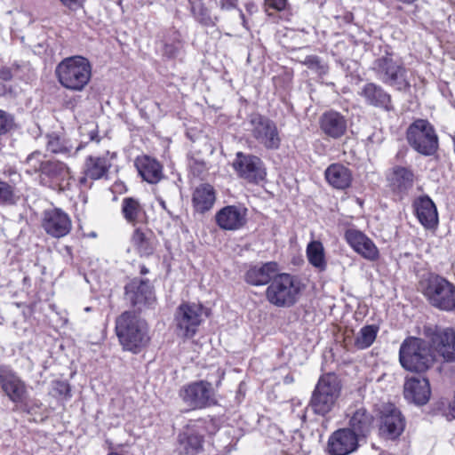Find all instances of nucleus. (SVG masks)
Here are the masks:
<instances>
[{
	"label": "nucleus",
	"mask_w": 455,
	"mask_h": 455,
	"mask_svg": "<svg viewBox=\"0 0 455 455\" xmlns=\"http://www.w3.org/2000/svg\"><path fill=\"white\" fill-rule=\"evenodd\" d=\"M327 182L336 189H345L351 185L352 172L341 164H332L324 172Z\"/></svg>",
	"instance_id": "31"
},
{
	"label": "nucleus",
	"mask_w": 455,
	"mask_h": 455,
	"mask_svg": "<svg viewBox=\"0 0 455 455\" xmlns=\"http://www.w3.org/2000/svg\"><path fill=\"white\" fill-rule=\"evenodd\" d=\"M251 136L267 149H277L281 138L274 121L267 116L256 114L250 119Z\"/></svg>",
	"instance_id": "11"
},
{
	"label": "nucleus",
	"mask_w": 455,
	"mask_h": 455,
	"mask_svg": "<svg viewBox=\"0 0 455 455\" xmlns=\"http://www.w3.org/2000/svg\"><path fill=\"white\" fill-rule=\"evenodd\" d=\"M359 95L367 105L381 108L387 112L394 110L391 95L380 85L367 83L361 87Z\"/></svg>",
	"instance_id": "22"
},
{
	"label": "nucleus",
	"mask_w": 455,
	"mask_h": 455,
	"mask_svg": "<svg viewBox=\"0 0 455 455\" xmlns=\"http://www.w3.org/2000/svg\"><path fill=\"white\" fill-rule=\"evenodd\" d=\"M300 291V283L297 277L290 274H277L267 288V300L279 307H289L294 305Z\"/></svg>",
	"instance_id": "7"
},
{
	"label": "nucleus",
	"mask_w": 455,
	"mask_h": 455,
	"mask_svg": "<svg viewBox=\"0 0 455 455\" xmlns=\"http://www.w3.org/2000/svg\"><path fill=\"white\" fill-rule=\"evenodd\" d=\"M135 164L140 175L148 183H157L163 177L162 165L154 158L144 156L137 158Z\"/></svg>",
	"instance_id": "32"
},
{
	"label": "nucleus",
	"mask_w": 455,
	"mask_h": 455,
	"mask_svg": "<svg viewBox=\"0 0 455 455\" xmlns=\"http://www.w3.org/2000/svg\"><path fill=\"white\" fill-rule=\"evenodd\" d=\"M4 174L9 176V177H11L12 175H17L20 178V175L17 174V172L14 170H12V169H9L8 171H5Z\"/></svg>",
	"instance_id": "52"
},
{
	"label": "nucleus",
	"mask_w": 455,
	"mask_h": 455,
	"mask_svg": "<svg viewBox=\"0 0 455 455\" xmlns=\"http://www.w3.org/2000/svg\"><path fill=\"white\" fill-rule=\"evenodd\" d=\"M340 391L341 384L337 375L333 373L323 375L312 393L309 408L315 414L325 416L334 409Z\"/></svg>",
	"instance_id": "5"
},
{
	"label": "nucleus",
	"mask_w": 455,
	"mask_h": 455,
	"mask_svg": "<svg viewBox=\"0 0 455 455\" xmlns=\"http://www.w3.org/2000/svg\"><path fill=\"white\" fill-rule=\"evenodd\" d=\"M372 70L380 82L399 92H409L411 83L403 63L391 56H383L374 60Z\"/></svg>",
	"instance_id": "6"
},
{
	"label": "nucleus",
	"mask_w": 455,
	"mask_h": 455,
	"mask_svg": "<svg viewBox=\"0 0 455 455\" xmlns=\"http://www.w3.org/2000/svg\"><path fill=\"white\" fill-rule=\"evenodd\" d=\"M424 334L429 339L431 347L445 362H455V329L426 326Z\"/></svg>",
	"instance_id": "10"
},
{
	"label": "nucleus",
	"mask_w": 455,
	"mask_h": 455,
	"mask_svg": "<svg viewBox=\"0 0 455 455\" xmlns=\"http://www.w3.org/2000/svg\"><path fill=\"white\" fill-rule=\"evenodd\" d=\"M359 437L350 428L334 431L328 440V451L331 455H348L358 448Z\"/></svg>",
	"instance_id": "18"
},
{
	"label": "nucleus",
	"mask_w": 455,
	"mask_h": 455,
	"mask_svg": "<svg viewBox=\"0 0 455 455\" xmlns=\"http://www.w3.org/2000/svg\"><path fill=\"white\" fill-rule=\"evenodd\" d=\"M115 154L107 152L102 156H89L86 157L84 164V176L80 178V184L86 185L87 180H97L108 176L109 169L112 166V158Z\"/></svg>",
	"instance_id": "20"
},
{
	"label": "nucleus",
	"mask_w": 455,
	"mask_h": 455,
	"mask_svg": "<svg viewBox=\"0 0 455 455\" xmlns=\"http://www.w3.org/2000/svg\"><path fill=\"white\" fill-rule=\"evenodd\" d=\"M403 394L409 402L418 405L426 404L431 395L428 379L418 377L407 379L403 386Z\"/></svg>",
	"instance_id": "24"
},
{
	"label": "nucleus",
	"mask_w": 455,
	"mask_h": 455,
	"mask_svg": "<svg viewBox=\"0 0 455 455\" xmlns=\"http://www.w3.org/2000/svg\"><path fill=\"white\" fill-rule=\"evenodd\" d=\"M70 179L69 168L62 162L47 160L40 175L41 183L48 185L52 183L64 189L68 185Z\"/></svg>",
	"instance_id": "23"
},
{
	"label": "nucleus",
	"mask_w": 455,
	"mask_h": 455,
	"mask_svg": "<svg viewBox=\"0 0 455 455\" xmlns=\"http://www.w3.org/2000/svg\"><path fill=\"white\" fill-rule=\"evenodd\" d=\"M254 8H255V6H254V4L252 3H250V4H246V10L249 12H252Z\"/></svg>",
	"instance_id": "53"
},
{
	"label": "nucleus",
	"mask_w": 455,
	"mask_h": 455,
	"mask_svg": "<svg viewBox=\"0 0 455 455\" xmlns=\"http://www.w3.org/2000/svg\"><path fill=\"white\" fill-rule=\"evenodd\" d=\"M132 243L141 256L153 254L156 248V240L150 230L136 228L132 235Z\"/></svg>",
	"instance_id": "35"
},
{
	"label": "nucleus",
	"mask_w": 455,
	"mask_h": 455,
	"mask_svg": "<svg viewBox=\"0 0 455 455\" xmlns=\"http://www.w3.org/2000/svg\"><path fill=\"white\" fill-rule=\"evenodd\" d=\"M13 124L12 116L4 110L0 109V135L8 132Z\"/></svg>",
	"instance_id": "44"
},
{
	"label": "nucleus",
	"mask_w": 455,
	"mask_h": 455,
	"mask_svg": "<svg viewBox=\"0 0 455 455\" xmlns=\"http://www.w3.org/2000/svg\"><path fill=\"white\" fill-rule=\"evenodd\" d=\"M215 220L223 230H239L247 222V209L241 204L225 206L217 212Z\"/></svg>",
	"instance_id": "19"
},
{
	"label": "nucleus",
	"mask_w": 455,
	"mask_h": 455,
	"mask_svg": "<svg viewBox=\"0 0 455 455\" xmlns=\"http://www.w3.org/2000/svg\"><path fill=\"white\" fill-rule=\"evenodd\" d=\"M18 200L19 196L15 187L5 181H0V204L13 205Z\"/></svg>",
	"instance_id": "39"
},
{
	"label": "nucleus",
	"mask_w": 455,
	"mask_h": 455,
	"mask_svg": "<svg viewBox=\"0 0 455 455\" xmlns=\"http://www.w3.org/2000/svg\"><path fill=\"white\" fill-rule=\"evenodd\" d=\"M413 178L414 174L409 168L395 166L388 176L389 187L402 198L412 188Z\"/></svg>",
	"instance_id": "27"
},
{
	"label": "nucleus",
	"mask_w": 455,
	"mask_h": 455,
	"mask_svg": "<svg viewBox=\"0 0 455 455\" xmlns=\"http://www.w3.org/2000/svg\"><path fill=\"white\" fill-rule=\"evenodd\" d=\"M345 239L349 246L361 257L375 261L379 257V251L374 242L363 232L355 228H348L345 232Z\"/></svg>",
	"instance_id": "17"
},
{
	"label": "nucleus",
	"mask_w": 455,
	"mask_h": 455,
	"mask_svg": "<svg viewBox=\"0 0 455 455\" xmlns=\"http://www.w3.org/2000/svg\"><path fill=\"white\" fill-rule=\"evenodd\" d=\"M373 416L363 407L356 409L351 415L349 419V427L356 436H366L372 427Z\"/></svg>",
	"instance_id": "33"
},
{
	"label": "nucleus",
	"mask_w": 455,
	"mask_h": 455,
	"mask_svg": "<svg viewBox=\"0 0 455 455\" xmlns=\"http://www.w3.org/2000/svg\"><path fill=\"white\" fill-rule=\"evenodd\" d=\"M307 257L309 263L323 271L326 268L323 245L320 241H311L307 246Z\"/></svg>",
	"instance_id": "36"
},
{
	"label": "nucleus",
	"mask_w": 455,
	"mask_h": 455,
	"mask_svg": "<svg viewBox=\"0 0 455 455\" xmlns=\"http://www.w3.org/2000/svg\"><path fill=\"white\" fill-rule=\"evenodd\" d=\"M44 156L38 150H36L29 154L26 160L25 164L28 166V173H37L40 174L43 172V167L47 160L44 159Z\"/></svg>",
	"instance_id": "40"
},
{
	"label": "nucleus",
	"mask_w": 455,
	"mask_h": 455,
	"mask_svg": "<svg viewBox=\"0 0 455 455\" xmlns=\"http://www.w3.org/2000/svg\"><path fill=\"white\" fill-rule=\"evenodd\" d=\"M41 227L48 235L60 239L70 233L72 220L62 209L53 207L43 212Z\"/></svg>",
	"instance_id": "14"
},
{
	"label": "nucleus",
	"mask_w": 455,
	"mask_h": 455,
	"mask_svg": "<svg viewBox=\"0 0 455 455\" xmlns=\"http://www.w3.org/2000/svg\"><path fill=\"white\" fill-rule=\"evenodd\" d=\"M63 5L69 8L70 10H76L82 7L85 0H60Z\"/></svg>",
	"instance_id": "48"
},
{
	"label": "nucleus",
	"mask_w": 455,
	"mask_h": 455,
	"mask_svg": "<svg viewBox=\"0 0 455 455\" xmlns=\"http://www.w3.org/2000/svg\"><path fill=\"white\" fill-rule=\"evenodd\" d=\"M122 214L125 220L132 225L142 223L147 219L144 207L138 199L124 197L122 201Z\"/></svg>",
	"instance_id": "34"
},
{
	"label": "nucleus",
	"mask_w": 455,
	"mask_h": 455,
	"mask_svg": "<svg viewBox=\"0 0 455 455\" xmlns=\"http://www.w3.org/2000/svg\"><path fill=\"white\" fill-rule=\"evenodd\" d=\"M116 332L124 349L134 354L149 341L148 323L134 312L125 311L116 318Z\"/></svg>",
	"instance_id": "1"
},
{
	"label": "nucleus",
	"mask_w": 455,
	"mask_h": 455,
	"mask_svg": "<svg viewBox=\"0 0 455 455\" xmlns=\"http://www.w3.org/2000/svg\"><path fill=\"white\" fill-rule=\"evenodd\" d=\"M378 331L379 327L376 325H366L363 327L355 338V347L359 349L369 347L374 342Z\"/></svg>",
	"instance_id": "37"
},
{
	"label": "nucleus",
	"mask_w": 455,
	"mask_h": 455,
	"mask_svg": "<svg viewBox=\"0 0 455 455\" xmlns=\"http://www.w3.org/2000/svg\"><path fill=\"white\" fill-rule=\"evenodd\" d=\"M0 386L4 394L14 403H21L28 397L25 381L10 366H0Z\"/></svg>",
	"instance_id": "15"
},
{
	"label": "nucleus",
	"mask_w": 455,
	"mask_h": 455,
	"mask_svg": "<svg viewBox=\"0 0 455 455\" xmlns=\"http://www.w3.org/2000/svg\"><path fill=\"white\" fill-rule=\"evenodd\" d=\"M278 266L275 262L270 261L261 265L251 267L245 275V280L252 285H264L268 283L277 275Z\"/></svg>",
	"instance_id": "29"
},
{
	"label": "nucleus",
	"mask_w": 455,
	"mask_h": 455,
	"mask_svg": "<svg viewBox=\"0 0 455 455\" xmlns=\"http://www.w3.org/2000/svg\"><path fill=\"white\" fill-rule=\"evenodd\" d=\"M415 213L421 225L427 228H435L438 224V214L434 202L427 196H422L414 203Z\"/></svg>",
	"instance_id": "28"
},
{
	"label": "nucleus",
	"mask_w": 455,
	"mask_h": 455,
	"mask_svg": "<svg viewBox=\"0 0 455 455\" xmlns=\"http://www.w3.org/2000/svg\"><path fill=\"white\" fill-rule=\"evenodd\" d=\"M409 145L423 156H433L438 148V137L434 126L425 119L415 120L407 129Z\"/></svg>",
	"instance_id": "8"
},
{
	"label": "nucleus",
	"mask_w": 455,
	"mask_h": 455,
	"mask_svg": "<svg viewBox=\"0 0 455 455\" xmlns=\"http://www.w3.org/2000/svg\"><path fill=\"white\" fill-rule=\"evenodd\" d=\"M46 148L49 151L54 154H70L72 148L60 140V139L54 135L48 136Z\"/></svg>",
	"instance_id": "42"
},
{
	"label": "nucleus",
	"mask_w": 455,
	"mask_h": 455,
	"mask_svg": "<svg viewBox=\"0 0 455 455\" xmlns=\"http://www.w3.org/2000/svg\"><path fill=\"white\" fill-rule=\"evenodd\" d=\"M405 427L401 411L394 405L387 404L380 411V435L388 440H395L401 435Z\"/></svg>",
	"instance_id": "16"
},
{
	"label": "nucleus",
	"mask_w": 455,
	"mask_h": 455,
	"mask_svg": "<svg viewBox=\"0 0 455 455\" xmlns=\"http://www.w3.org/2000/svg\"><path fill=\"white\" fill-rule=\"evenodd\" d=\"M50 394L56 398L68 400L71 397L70 385L67 381L54 380Z\"/></svg>",
	"instance_id": "41"
},
{
	"label": "nucleus",
	"mask_w": 455,
	"mask_h": 455,
	"mask_svg": "<svg viewBox=\"0 0 455 455\" xmlns=\"http://www.w3.org/2000/svg\"><path fill=\"white\" fill-rule=\"evenodd\" d=\"M264 4L266 7V12L268 15H271L268 12L269 9H273L277 12H281L285 9L287 4V0H264Z\"/></svg>",
	"instance_id": "45"
},
{
	"label": "nucleus",
	"mask_w": 455,
	"mask_h": 455,
	"mask_svg": "<svg viewBox=\"0 0 455 455\" xmlns=\"http://www.w3.org/2000/svg\"><path fill=\"white\" fill-rule=\"evenodd\" d=\"M399 361L407 371L423 372L434 364L435 356L424 339L410 337L401 344Z\"/></svg>",
	"instance_id": "3"
},
{
	"label": "nucleus",
	"mask_w": 455,
	"mask_h": 455,
	"mask_svg": "<svg viewBox=\"0 0 455 455\" xmlns=\"http://www.w3.org/2000/svg\"><path fill=\"white\" fill-rule=\"evenodd\" d=\"M238 11H239V16H240V18H241V20H242V24H243V26L245 28H247V22H246V20H245V16H244V14H243V11H242V10H240V9H238Z\"/></svg>",
	"instance_id": "50"
},
{
	"label": "nucleus",
	"mask_w": 455,
	"mask_h": 455,
	"mask_svg": "<svg viewBox=\"0 0 455 455\" xmlns=\"http://www.w3.org/2000/svg\"><path fill=\"white\" fill-rule=\"evenodd\" d=\"M320 127L327 136L339 139L347 132V120L337 111H328L321 116Z\"/></svg>",
	"instance_id": "26"
},
{
	"label": "nucleus",
	"mask_w": 455,
	"mask_h": 455,
	"mask_svg": "<svg viewBox=\"0 0 455 455\" xmlns=\"http://www.w3.org/2000/svg\"><path fill=\"white\" fill-rule=\"evenodd\" d=\"M11 77H12V74L9 69L6 68V69H2L0 71V79L8 81L11 79Z\"/></svg>",
	"instance_id": "49"
},
{
	"label": "nucleus",
	"mask_w": 455,
	"mask_h": 455,
	"mask_svg": "<svg viewBox=\"0 0 455 455\" xmlns=\"http://www.w3.org/2000/svg\"><path fill=\"white\" fill-rule=\"evenodd\" d=\"M180 45L165 44L164 48V55L172 59L175 58L180 51Z\"/></svg>",
	"instance_id": "46"
},
{
	"label": "nucleus",
	"mask_w": 455,
	"mask_h": 455,
	"mask_svg": "<svg viewBox=\"0 0 455 455\" xmlns=\"http://www.w3.org/2000/svg\"><path fill=\"white\" fill-rule=\"evenodd\" d=\"M125 297L133 306L141 310L155 301V295L148 281L132 280L125 286Z\"/></svg>",
	"instance_id": "21"
},
{
	"label": "nucleus",
	"mask_w": 455,
	"mask_h": 455,
	"mask_svg": "<svg viewBox=\"0 0 455 455\" xmlns=\"http://www.w3.org/2000/svg\"><path fill=\"white\" fill-rule=\"evenodd\" d=\"M215 201V190L210 184H201L193 192L192 204L195 211L199 213L210 211Z\"/></svg>",
	"instance_id": "30"
},
{
	"label": "nucleus",
	"mask_w": 455,
	"mask_h": 455,
	"mask_svg": "<svg viewBox=\"0 0 455 455\" xmlns=\"http://www.w3.org/2000/svg\"><path fill=\"white\" fill-rule=\"evenodd\" d=\"M80 149H81V146H78V147L76 148V153L77 151H79Z\"/></svg>",
	"instance_id": "55"
},
{
	"label": "nucleus",
	"mask_w": 455,
	"mask_h": 455,
	"mask_svg": "<svg viewBox=\"0 0 455 455\" xmlns=\"http://www.w3.org/2000/svg\"><path fill=\"white\" fill-rule=\"evenodd\" d=\"M195 19L202 25L212 27L216 23V18H212L210 10L201 1L194 2L191 7Z\"/></svg>",
	"instance_id": "38"
},
{
	"label": "nucleus",
	"mask_w": 455,
	"mask_h": 455,
	"mask_svg": "<svg viewBox=\"0 0 455 455\" xmlns=\"http://www.w3.org/2000/svg\"><path fill=\"white\" fill-rule=\"evenodd\" d=\"M219 5L223 11H230L237 8V0H220Z\"/></svg>",
	"instance_id": "47"
},
{
	"label": "nucleus",
	"mask_w": 455,
	"mask_h": 455,
	"mask_svg": "<svg viewBox=\"0 0 455 455\" xmlns=\"http://www.w3.org/2000/svg\"><path fill=\"white\" fill-rule=\"evenodd\" d=\"M55 75L60 84L65 89L82 92L92 78V66L84 57H68L56 66Z\"/></svg>",
	"instance_id": "2"
},
{
	"label": "nucleus",
	"mask_w": 455,
	"mask_h": 455,
	"mask_svg": "<svg viewBox=\"0 0 455 455\" xmlns=\"http://www.w3.org/2000/svg\"><path fill=\"white\" fill-rule=\"evenodd\" d=\"M232 167L236 175L249 183L257 184L266 177V168L261 159L251 154L237 152Z\"/></svg>",
	"instance_id": "13"
},
{
	"label": "nucleus",
	"mask_w": 455,
	"mask_h": 455,
	"mask_svg": "<svg viewBox=\"0 0 455 455\" xmlns=\"http://www.w3.org/2000/svg\"><path fill=\"white\" fill-rule=\"evenodd\" d=\"M206 311L204 307L196 303L180 304L174 315V323L176 332L179 336L184 338L193 337L202 322Z\"/></svg>",
	"instance_id": "9"
},
{
	"label": "nucleus",
	"mask_w": 455,
	"mask_h": 455,
	"mask_svg": "<svg viewBox=\"0 0 455 455\" xmlns=\"http://www.w3.org/2000/svg\"><path fill=\"white\" fill-rule=\"evenodd\" d=\"M98 137V132L97 131L93 130L90 132V139L91 140H97L99 141V140H97L96 138Z\"/></svg>",
	"instance_id": "51"
},
{
	"label": "nucleus",
	"mask_w": 455,
	"mask_h": 455,
	"mask_svg": "<svg viewBox=\"0 0 455 455\" xmlns=\"http://www.w3.org/2000/svg\"><path fill=\"white\" fill-rule=\"evenodd\" d=\"M304 64L310 69L315 71L319 75L326 74L328 67L324 64L318 56L310 55L307 56Z\"/></svg>",
	"instance_id": "43"
},
{
	"label": "nucleus",
	"mask_w": 455,
	"mask_h": 455,
	"mask_svg": "<svg viewBox=\"0 0 455 455\" xmlns=\"http://www.w3.org/2000/svg\"><path fill=\"white\" fill-rule=\"evenodd\" d=\"M203 434L194 427L188 426L178 437L177 450L180 455H196L203 450Z\"/></svg>",
	"instance_id": "25"
},
{
	"label": "nucleus",
	"mask_w": 455,
	"mask_h": 455,
	"mask_svg": "<svg viewBox=\"0 0 455 455\" xmlns=\"http://www.w3.org/2000/svg\"><path fill=\"white\" fill-rule=\"evenodd\" d=\"M158 203L162 206L163 209L166 210V204H165L164 200H163L162 198H159Z\"/></svg>",
	"instance_id": "54"
},
{
	"label": "nucleus",
	"mask_w": 455,
	"mask_h": 455,
	"mask_svg": "<svg viewBox=\"0 0 455 455\" xmlns=\"http://www.w3.org/2000/svg\"><path fill=\"white\" fill-rule=\"evenodd\" d=\"M420 288L431 306L443 311H455V285L447 279L430 274L420 282Z\"/></svg>",
	"instance_id": "4"
},
{
	"label": "nucleus",
	"mask_w": 455,
	"mask_h": 455,
	"mask_svg": "<svg viewBox=\"0 0 455 455\" xmlns=\"http://www.w3.org/2000/svg\"><path fill=\"white\" fill-rule=\"evenodd\" d=\"M180 395L192 409H203L216 403L215 392L208 381L199 380L184 386Z\"/></svg>",
	"instance_id": "12"
}]
</instances>
